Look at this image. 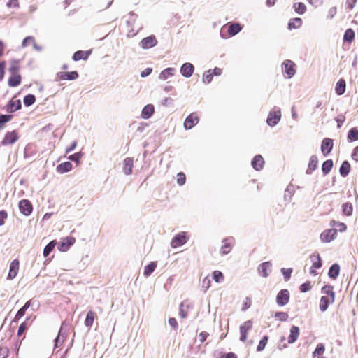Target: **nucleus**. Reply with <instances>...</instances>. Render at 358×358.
Masks as SVG:
<instances>
[{
	"instance_id": "4be33fe9",
	"label": "nucleus",
	"mask_w": 358,
	"mask_h": 358,
	"mask_svg": "<svg viewBox=\"0 0 358 358\" xmlns=\"http://www.w3.org/2000/svg\"><path fill=\"white\" fill-rule=\"evenodd\" d=\"M271 266V264L268 262L261 264L258 268L259 273L262 277H267L268 275Z\"/></svg>"
},
{
	"instance_id": "c9c22d12",
	"label": "nucleus",
	"mask_w": 358,
	"mask_h": 358,
	"mask_svg": "<svg viewBox=\"0 0 358 358\" xmlns=\"http://www.w3.org/2000/svg\"><path fill=\"white\" fill-rule=\"evenodd\" d=\"M334 301H331V299L328 296H322L320 301V309L322 311H325L329 303H334Z\"/></svg>"
},
{
	"instance_id": "a19ab883",
	"label": "nucleus",
	"mask_w": 358,
	"mask_h": 358,
	"mask_svg": "<svg viewBox=\"0 0 358 358\" xmlns=\"http://www.w3.org/2000/svg\"><path fill=\"white\" fill-rule=\"evenodd\" d=\"M31 44L33 45V46H34V48L35 49H37V50L38 49L37 48V45H36V40H35V38L34 36H27V37H26L23 40L22 43V46L23 48H25V47H27V46L30 45Z\"/></svg>"
},
{
	"instance_id": "9d476101",
	"label": "nucleus",
	"mask_w": 358,
	"mask_h": 358,
	"mask_svg": "<svg viewBox=\"0 0 358 358\" xmlns=\"http://www.w3.org/2000/svg\"><path fill=\"white\" fill-rule=\"evenodd\" d=\"M199 118L198 117V115L196 113H192L189 115L187 117L184 122V127L186 129H190L194 126L197 124L199 122Z\"/></svg>"
},
{
	"instance_id": "3c124183",
	"label": "nucleus",
	"mask_w": 358,
	"mask_h": 358,
	"mask_svg": "<svg viewBox=\"0 0 358 358\" xmlns=\"http://www.w3.org/2000/svg\"><path fill=\"white\" fill-rule=\"evenodd\" d=\"M12 119L10 115H0V129L4 127L5 123L9 122Z\"/></svg>"
},
{
	"instance_id": "c756f323",
	"label": "nucleus",
	"mask_w": 358,
	"mask_h": 358,
	"mask_svg": "<svg viewBox=\"0 0 358 358\" xmlns=\"http://www.w3.org/2000/svg\"><path fill=\"white\" fill-rule=\"evenodd\" d=\"M345 86H346L345 80L343 78L340 79L336 85V87H335L336 93L338 95L343 94L345 91Z\"/></svg>"
},
{
	"instance_id": "dca6fc26",
	"label": "nucleus",
	"mask_w": 358,
	"mask_h": 358,
	"mask_svg": "<svg viewBox=\"0 0 358 358\" xmlns=\"http://www.w3.org/2000/svg\"><path fill=\"white\" fill-rule=\"evenodd\" d=\"M20 99H11L6 106V110L9 113H13L21 108Z\"/></svg>"
},
{
	"instance_id": "f03ea898",
	"label": "nucleus",
	"mask_w": 358,
	"mask_h": 358,
	"mask_svg": "<svg viewBox=\"0 0 358 358\" xmlns=\"http://www.w3.org/2000/svg\"><path fill=\"white\" fill-rule=\"evenodd\" d=\"M187 233L184 231L180 232L173 238L171 245L172 248H176L184 245L187 242Z\"/></svg>"
},
{
	"instance_id": "2eb2a0df",
	"label": "nucleus",
	"mask_w": 358,
	"mask_h": 358,
	"mask_svg": "<svg viewBox=\"0 0 358 358\" xmlns=\"http://www.w3.org/2000/svg\"><path fill=\"white\" fill-rule=\"evenodd\" d=\"M280 117V111L271 112L267 118V123L271 127L275 126L279 122Z\"/></svg>"
},
{
	"instance_id": "e433bc0d",
	"label": "nucleus",
	"mask_w": 358,
	"mask_h": 358,
	"mask_svg": "<svg viewBox=\"0 0 358 358\" xmlns=\"http://www.w3.org/2000/svg\"><path fill=\"white\" fill-rule=\"evenodd\" d=\"M339 272H340V266L338 264H333L330 267V268L329 270L328 275L330 278L334 280L339 275Z\"/></svg>"
},
{
	"instance_id": "bb28decb",
	"label": "nucleus",
	"mask_w": 358,
	"mask_h": 358,
	"mask_svg": "<svg viewBox=\"0 0 358 358\" xmlns=\"http://www.w3.org/2000/svg\"><path fill=\"white\" fill-rule=\"evenodd\" d=\"M154 112V106L152 104H148L143 108L141 116L144 119H148L152 115Z\"/></svg>"
},
{
	"instance_id": "72a5a7b5",
	"label": "nucleus",
	"mask_w": 358,
	"mask_h": 358,
	"mask_svg": "<svg viewBox=\"0 0 358 358\" xmlns=\"http://www.w3.org/2000/svg\"><path fill=\"white\" fill-rule=\"evenodd\" d=\"M157 264L156 262H150L148 265L145 266L143 271V275L145 277L150 276L152 273L157 268Z\"/></svg>"
},
{
	"instance_id": "603ef678",
	"label": "nucleus",
	"mask_w": 358,
	"mask_h": 358,
	"mask_svg": "<svg viewBox=\"0 0 358 358\" xmlns=\"http://www.w3.org/2000/svg\"><path fill=\"white\" fill-rule=\"evenodd\" d=\"M213 279L216 282H220L224 280V275L220 271H215L213 273Z\"/></svg>"
},
{
	"instance_id": "49530a36",
	"label": "nucleus",
	"mask_w": 358,
	"mask_h": 358,
	"mask_svg": "<svg viewBox=\"0 0 358 358\" xmlns=\"http://www.w3.org/2000/svg\"><path fill=\"white\" fill-rule=\"evenodd\" d=\"M294 8L295 12L299 14H303L306 10V6L302 2H299V3H294Z\"/></svg>"
},
{
	"instance_id": "a878e982",
	"label": "nucleus",
	"mask_w": 358,
	"mask_h": 358,
	"mask_svg": "<svg viewBox=\"0 0 358 358\" xmlns=\"http://www.w3.org/2000/svg\"><path fill=\"white\" fill-rule=\"evenodd\" d=\"M299 336V329L298 327L292 326L290 329V334L288 337V343H294Z\"/></svg>"
},
{
	"instance_id": "423d86ee",
	"label": "nucleus",
	"mask_w": 358,
	"mask_h": 358,
	"mask_svg": "<svg viewBox=\"0 0 358 358\" xmlns=\"http://www.w3.org/2000/svg\"><path fill=\"white\" fill-rule=\"evenodd\" d=\"M19 209L23 215L28 216L32 213L33 206L29 200L22 199L19 203Z\"/></svg>"
},
{
	"instance_id": "0eeeda50",
	"label": "nucleus",
	"mask_w": 358,
	"mask_h": 358,
	"mask_svg": "<svg viewBox=\"0 0 358 358\" xmlns=\"http://www.w3.org/2000/svg\"><path fill=\"white\" fill-rule=\"evenodd\" d=\"M289 300V292L287 289H282L280 290L276 296V302L280 306H285L288 303Z\"/></svg>"
},
{
	"instance_id": "774afa93",
	"label": "nucleus",
	"mask_w": 358,
	"mask_h": 358,
	"mask_svg": "<svg viewBox=\"0 0 358 358\" xmlns=\"http://www.w3.org/2000/svg\"><path fill=\"white\" fill-rule=\"evenodd\" d=\"M351 157L354 161L358 162V146L354 148Z\"/></svg>"
},
{
	"instance_id": "f704fd0d",
	"label": "nucleus",
	"mask_w": 358,
	"mask_h": 358,
	"mask_svg": "<svg viewBox=\"0 0 358 358\" xmlns=\"http://www.w3.org/2000/svg\"><path fill=\"white\" fill-rule=\"evenodd\" d=\"M322 292L326 294V296L331 299V301L335 299V292H334V287L331 285H325L322 288Z\"/></svg>"
},
{
	"instance_id": "0e129e2a",
	"label": "nucleus",
	"mask_w": 358,
	"mask_h": 358,
	"mask_svg": "<svg viewBox=\"0 0 358 358\" xmlns=\"http://www.w3.org/2000/svg\"><path fill=\"white\" fill-rule=\"evenodd\" d=\"M82 157V154L80 152H77L73 155H70L68 159L72 161H74L77 163H79L80 159Z\"/></svg>"
},
{
	"instance_id": "c85d7f7f",
	"label": "nucleus",
	"mask_w": 358,
	"mask_h": 358,
	"mask_svg": "<svg viewBox=\"0 0 358 358\" xmlns=\"http://www.w3.org/2000/svg\"><path fill=\"white\" fill-rule=\"evenodd\" d=\"M72 169V164L70 162H65L57 166V171L59 173H64Z\"/></svg>"
},
{
	"instance_id": "473e14b6",
	"label": "nucleus",
	"mask_w": 358,
	"mask_h": 358,
	"mask_svg": "<svg viewBox=\"0 0 358 358\" xmlns=\"http://www.w3.org/2000/svg\"><path fill=\"white\" fill-rule=\"evenodd\" d=\"M96 317V315L95 312L89 310L85 320V325L87 327H91Z\"/></svg>"
},
{
	"instance_id": "f3484780",
	"label": "nucleus",
	"mask_w": 358,
	"mask_h": 358,
	"mask_svg": "<svg viewBox=\"0 0 358 358\" xmlns=\"http://www.w3.org/2000/svg\"><path fill=\"white\" fill-rule=\"evenodd\" d=\"M194 70V66L191 63H185L182 64L180 69L182 75L185 77H190Z\"/></svg>"
},
{
	"instance_id": "864d4df0",
	"label": "nucleus",
	"mask_w": 358,
	"mask_h": 358,
	"mask_svg": "<svg viewBox=\"0 0 358 358\" xmlns=\"http://www.w3.org/2000/svg\"><path fill=\"white\" fill-rule=\"evenodd\" d=\"M213 75L210 70L206 71L203 76V82L205 83H210L212 81Z\"/></svg>"
},
{
	"instance_id": "6e6552de",
	"label": "nucleus",
	"mask_w": 358,
	"mask_h": 358,
	"mask_svg": "<svg viewBox=\"0 0 358 358\" xmlns=\"http://www.w3.org/2000/svg\"><path fill=\"white\" fill-rule=\"evenodd\" d=\"M18 139V133L16 131L7 132L1 142L3 145H12Z\"/></svg>"
},
{
	"instance_id": "de8ad7c7",
	"label": "nucleus",
	"mask_w": 358,
	"mask_h": 358,
	"mask_svg": "<svg viewBox=\"0 0 358 358\" xmlns=\"http://www.w3.org/2000/svg\"><path fill=\"white\" fill-rule=\"evenodd\" d=\"M56 243L55 241H52L45 247L43 250L44 257H47L54 250Z\"/></svg>"
},
{
	"instance_id": "6e6d98bb",
	"label": "nucleus",
	"mask_w": 358,
	"mask_h": 358,
	"mask_svg": "<svg viewBox=\"0 0 358 358\" xmlns=\"http://www.w3.org/2000/svg\"><path fill=\"white\" fill-rule=\"evenodd\" d=\"M28 327L29 324H27V321L22 322L18 328L17 336H21L24 333V331L28 329Z\"/></svg>"
},
{
	"instance_id": "b1692460",
	"label": "nucleus",
	"mask_w": 358,
	"mask_h": 358,
	"mask_svg": "<svg viewBox=\"0 0 358 358\" xmlns=\"http://www.w3.org/2000/svg\"><path fill=\"white\" fill-rule=\"evenodd\" d=\"M317 157L315 155L311 156L306 170V173L311 174L313 171L317 169Z\"/></svg>"
},
{
	"instance_id": "f257e3e1",
	"label": "nucleus",
	"mask_w": 358,
	"mask_h": 358,
	"mask_svg": "<svg viewBox=\"0 0 358 358\" xmlns=\"http://www.w3.org/2000/svg\"><path fill=\"white\" fill-rule=\"evenodd\" d=\"M241 29V26L238 23L227 24L222 27L220 34L222 38L233 36L237 34Z\"/></svg>"
},
{
	"instance_id": "20e7f679",
	"label": "nucleus",
	"mask_w": 358,
	"mask_h": 358,
	"mask_svg": "<svg viewBox=\"0 0 358 358\" xmlns=\"http://www.w3.org/2000/svg\"><path fill=\"white\" fill-rule=\"evenodd\" d=\"M296 64L289 59L284 61L282 63V68L287 78H290L294 76L296 73Z\"/></svg>"
},
{
	"instance_id": "393cba45",
	"label": "nucleus",
	"mask_w": 358,
	"mask_h": 358,
	"mask_svg": "<svg viewBox=\"0 0 358 358\" xmlns=\"http://www.w3.org/2000/svg\"><path fill=\"white\" fill-rule=\"evenodd\" d=\"M31 301H28L16 313L13 322H17L21 317H22L26 313V310L31 306Z\"/></svg>"
},
{
	"instance_id": "5fc2aeb1",
	"label": "nucleus",
	"mask_w": 358,
	"mask_h": 358,
	"mask_svg": "<svg viewBox=\"0 0 358 358\" xmlns=\"http://www.w3.org/2000/svg\"><path fill=\"white\" fill-rule=\"evenodd\" d=\"M331 225L336 227L338 229V231L341 232L345 231L347 229L345 223L337 222L335 220L331 221Z\"/></svg>"
},
{
	"instance_id": "ddd939ff",
	"label": "nucleus",
	"mask_w": 358,
	"mask_h": 358,
	"mask_svg": "<svg viewBox=\"0 0 358 358\" xmlns=\"http://www.w3.org/2000/svg\"><path fill=\"white\" fill-rule=\"evenodd\" d=\"M157 43V40L155 36L152 35L144 38L141 41V46L143 49H148L155 46Z\"/></svg>"
},
{
	"instance_id": "2f4dec72",
	"label": "nucleus",
	"mask_w": 358,
	"mask_h": 358,
	"mask_svg": "<svg viewBox=\"0 0 358 358\" xmlns=\"http://www.w3.org/2000/svg\"><path fill=\"white\" fill-rule=\"evenodd\" d=\"M75 238L73 237H67L59 245V250L61 251H66L69 247L73 244Z\"/></svg>"
},
{
	"instance_id": "338daca9",
	"label": "nucleus",
	"mask_w": 358,
	"mask_h": 358,
	"mask_svg": "<svg viewBox=\"0 0 358 358\" xmlns=\"http://www.w3.org/2000/svg\"><path fill=\"white\" fill-rule=\"evenodd\" d=\"M7 6L8 8H19V0H9L7 3Z\"/></svg>"
},
{
	"instance_id": "6ab92c4d",
	"label": "nucleus",
	"mask_w": 358,
	"mask_h": 358,
	"mask_svg": "<svg viewBox=\"0 0 358 358\" xmlns=\"http://www.w3.org/2000/svg\"><path fill=\"white\" fill-rule=\"evenodd\" d=\"M264 158L260 155H256L252 161V166L257 171L262 170L264 167Z\"/></svg>"
},
{
	"instance_id": "aec40b11",
	"label": "nucleus",
	"mask_w": 358,
	"mask_h": 358,
	"mask_svg": "<svg viewBox=\"0 0 358 358\" xmlns=\"http://www.w3.org/2000/svg\"><path fill=\"white\" fill-rule=\"evenodd\" d=\"M22 81V76L19 73L11 74L8 78V85L12 87H17L20 85Z\"/></svg>"
},
{
	"instance_id": "f8f14e48",
	"label": "nucleus",
	"mask_w": 358,
	"mask_h": 358,
	"mask_svg": "<svg viewBox=\"0 0 358 358\" xmlns=\"http://www.w3.org/2000/svg\"><path fill=\"white\" fill-rule=\"evenodd\" d=\"M333 140L329 138H325L322 141L321 151L324 156L328 155L333 148Z\"/></svg>"
},
{
	"instance_id": "79ce46f5",
	"label": "nucleus",
	"mask_w": 358,
	"mask_h": 358,
	"mask_svg": "<svg viewBox=\"0 0 358 358\" xmlns=\"http://www.w3.org/2000/svg\"><path fill=\"white\" fill-rule=\"evenodd\" d=\"M348 139L349 141H358V129L351 128L348 133Z\"/></svg>"
},
{
	"instance_id": "412c9836",
	"label": "nucleus",
	"mask_w": 358,
	"mask_h": 358,
	"mask_svg": "<svg viewBox=\"0 0 358 358\" xmlns=\"http://www.w3.org/2000/svg\"><path fill=\"white\" fill-rule=\"evenodd\" d=\"M134 161L131 157H127L123 162V171L125 174L129 175L132 173Z\"/></svg>"
},
{
	"instance_id": "37998d69",
	"label": "nucleus",
	"mask_w": 358,
	"mask_h": 358,
	"mask_svg": "<svg viewBox=\"0 0 358 358\" xmlns=\"http://www.w3.org/2000/svg\"><path fill=\"white\" fill-rule=\"evenodd\" d=\"M175 69L173 68H167L162 71L159 74L161 80H166L173 75Z\"/></svg>"
},
{
	"instance_id": "4d7b16f0",
	"label": "nucleus",
	"mask_w": 358,
	"mask_h": 358,
	"mask_svg": "<svg viewBox=\"0 0 358 358\" xmlns=\"http://www.w3.org/2000/svg\"><path fill=\"white\" fill-rule=\"evenodd\" d=\"M275 317L280 321H286L288 319V314L285 312H278L275 314Z\"/></svg>"
},
{
	"instance_id": "1a4fd4ad",
	"label": "nucleus",
	"mask_w": 358,
	"mask_h": 358,
	"mask_svg": "<svg viewBox=\"0 0 358 358\" xmlns=\"http://www.w3.org/2000/svg\"><path fill=\"white\" fill-rule=\"evenodd\" d=\"M19 268H20L19 260L18 259L13 260L10 264L9 272H8L7 278L8 280L14 279L18 273Z\"/></svg>"
},
{
	"instance_id": "9b49d317",
	"label": "nucleus",
	"mask_w": 358,
	"mask_h": 358,
	"mask_svg": "<svg viewBox=\"0 0 358 358\" xmlns=\"http://www.w3.org/2000/svg\"><path fill=\"white\" fill-rule=\"evenodd\" d=\"M252 322L250 320L245 321L241 327H240V340L243 342H245L247 339L248 332L252 329Z\"/></svg>"
},
{
	"instance_id": "13d9d810",
	"label": "nucleus",
	"mask_w": 358,
	"mask_h": 358,
	"mask_svg": "<svg viewBox=\"0 0 358 358\" xmlns=\"http://www.w3.org/2000/svg\"><path fill=\"white\" fill-rule=\"evenodd\" d=\"M312 285H311V282L308 281L305 283H303L302 285H301L299 289H300V291L301 292H308L312 288Z\"/></svg>"
},
{
	"instance_id": "680f3d73",
	"label": "nucleus",
	"mask_w": 358,
	"mask_h": 358,
	"mask_svg": "<svg viewBox=\"0 0 358 358\" xmlns=\"http://www.w3.org/2000/svg\"><path fill=\"white\" fill-rule=\"evenodd\" d=\"M268 341V336H264L262 339L259 341L258 346L257 348V351H262L264 349Z\"/></svg>"
},
{
	"instance_id": "052dcab7",
	"label": "nucleus",
	"mask_w": 358,
	"mask_h": 358,
	"mask_svg": "<svg viewBox=\"0 0 358 358\" xmlns=\"http://www.w3.org/2000/svg\"><path fill=\"white\" fill-rule=\"evenodd\" d=\"M281 272L283 274L285 280H288L291 278V274L292 273V268H282L281 269Z\"/></svg>"
},
{
	"instance_id": "a211bd4d",
	"label": "nucleus",
	"mask_w": 358,
	"mask_h": 358,
	"mask_svg": "<svg viewBox=\"0 0 358 358\" xmlns=\"http://www.w3.org/2000/svg\"><path fill=\"white\" fill-rule=\"evenodd\" d=\"M91 54V50L87 51L78 50L73 54V59L74 61L87 60Z\"/></svg>"
},
{
	"instance_id": "bf43d9fd",
	"label": "nucleus",
	"mask_w": 358,
	"mask_h": 358,
	"mask_svg": "<svg viewBox=\"0 0 358 358\" xmlns=\"http://www.w3.org/2000/svg\"><path fill=\"white\" fill-rule=\"evenodd\" d=\"M186 182V176L184 173L180 172L177 174V182L179 185H182Z\"/></svg>"
},
{
	"instance_id": "4468645a",
	"label": "nucleus",
	"mask_w": 358,
	"mask_h": 358,
	"mask_svg": "<svg viewBox=\"0 0 358 358\" xmlns=\"http://www.w3.org/2000/svg\"><path fill=\"white\" fill-rule=\"evenodd\" d=\"M234 240L233 238H227L222 241V245L220 251L222 255H227L230 252L234 245Z\"/></svg>"
},
{
	"instance_id": "8fccbe9b",
	"label": "nucleus",
	"mask_w": 358,
	"mask_h": 358,
	"mask_svg": "<svg viewBox=\"0 0 358 358\" xmlns=\"http://www.w3.org/2000/svg\"><path fill=\"white\" fill-rule=\"evenodd\" d=\"M36 98L33 94H28L24 98V103L26 106H30L34 103Z\"/></svg>"
},
{
	"instance_id": "09e8293b",
	"label": "nucleus",
	"mask_w": 358,
	"mask_h": 358,
	"mask_svg": "<svg viewBox=\"0 0 358 358\" xmlns=\"http://www.w3.org/2000/svg\"><path fill=\"white\" fill-rule=\"evenodd\" d=\"M325 348L324 345L322 343H319L315 351L313 352V357L315 358L317 356L321 355L324 352Z\"/></svg>"
},
{
	"instance_id": "39448f33",
	"label": "nucleus",
	"mask_w": 358,
	"mask_h": 358,
	"mask_svg": "<svg viewBox=\"0 0 358 358\" xmlns=\"http://www.w3.org/2000/svg\"><path fill=\"white\" fill-rule=\"evenodd\" d=\"M311 261L313 262V265L310 268V273L316 275H317V273L316 272L315 269L320 268L322 266V259L320 256V254L317 252L313 253L310 256Z\"/></svg>"
},
{
	"instance_id": "c03bdc74",
	"label": "nucleus",
	"mask_w": 358,
	"mask_h": 358,
	"mask_svg": "<svg viewBox=\"0 0 358 358\" xmlns=\"http://www.w3.org/2000/svg\"><path fill=\"white\" fill-rule=\"evenodd\" d=\"M333 167V162L331 159H328V160H326L323 164H322V172L324 175H327L329 173V171H331V169H332Z\"/></svg>"
},
{
	"instance_id": "5701e85b",
	"label": "nucleus",
	"mask_w": 358,
	"mask_h": 358,
	"mask_svg": "<svg viewBox=\"0 0 358 358\" xmlns=\"http://www.w3.org/2000/svg\"><path fill=\"white\" fill-rule=\"evenodd\" d=\"M58 76L61 80H76L78 78V73L77 71L71 72H60L58 73Z\"/></svg>"
},
{
	"instance_id": "7ed1b4c3",
	"label": "nucleus",
	"mask_w": 358,
	"mask_h": 358,
	"mask_svg": "<svg viewBox=\"0 0 358 358\" xmlns=\"http://www.w3.org/2000/svg\"><path fill=\"white\" fill-rule=\"evenodd\" d=\"M337 235V229H328L320 234V240L324 243H329L333 241Z\"/></svg>"
},
{
	"instance_id": "a18cd8bd",
	"label": "nucleus",
	"mask_w": 358,
	"mask_h": 358,
	"mask_svg": "<svg viewBox=\"0 0 358 358\" xmlns=\"http://www.w3.org/2000/svg\"><path fill=\"white\" fill-rule=\"evenodd\" d=\"M354 38L355 31L352 29H348L344 34V41L351 43L354 40Z\"/></svg>"
},
{
	"instance_id": "ea45409f",
	"label": "nucleus",
	"mask_w": 358,
	"mask_h": 358,
	"mask_svg": "<svg viewBox=\"0 0 358 358\" xmlns=\"http://www.w3.org/2000/svg\"><path fill=\"white\" fill-rule=\"evenodd\" d=\"M189 306L185 302H182L180 305L179 315L182 318H185L188 315Z\"/></svg>"
},
{
	"instance_id": "58836bf2",
	"label": "nucleus",
	"mask_w": 358,
	"mask_h": 358,
	"mask_svg": "<svg viewBox=\"0 0 358 358\" xmlns=\"http://www.w3.org/2000/svg\"><path fill=\"white\" fill-rule=\"evenodd\" d=\"M302 24L301 18L296 17L291 19L288 23V29L292 30L294 29L299 28Z\"/></svg>"
},
{
	"instance_id": "e2e57ef3",
	"label": "nucleus",
	"mask_w": 358,
	"mask_h": 358,
	"mask_svg": "<svg viewBox=\"0 0 358 358\" xmlns=\"http://www.w3.org/2000/svg\"><path fill=\"white\" fill-rule=\"evenodd\" d=\"M9 349L6 346L0 347V358H8Z\"/></svg>"
},
{
	"instance_id": "4c0bfd02",
	"label": "nucleus",
	"mask_w": 358,
	"mask_h": 358,
	"mask_svg": "<svg viewBox=\"0 0 358 358\" xmlns=\"http://www.w3.org/2000/svg\"><path fill=\"white\" fill-rule=\"evenodd\" d=\"M350 169H351V166H350V163L348 161H344L342 163V164L340 167V169H339L340 174L343 177L347 176L350 171Z\"/></svg>"
},
{
	"instance_id": "69168bd1",
	"label": "nucleus",
	"mask_w": 358,
	"mask_h": 358,
	"mask_svg": "<svg viewBox=\"0 0 358 358\" xmlns=\"http://www.w3.org/2000/svg\"><path fill=\"white\" fill-rule=\"evenodd\" d=\"M8 217V213L6 210H2L0 211V226H2L5 223V220Z\"/></svg>"
},
{
	"instance_id": "7c9ffc66",
	"label": "nucleus",
	"mask_w": 358,
	"mask_h": 358,
	"mask_svg": "<svg viewBox=\"0 0 358 358\" xmlns=\"http://www.w3.org/2000/svg\"><path fill=\"white\" fill-rule=\"evenodd\" d=\"M342 213L345 216H351L353 213V206L350 202H345L341 206Z\"/></svg>"
},
{
	"instance_id": "cd10ccee",
	"label": "nucleus",
	"mask_w": 358,
	"mask_h": 358,
	"mask_svg": "<svg viewBox=\"0 0 358 358\" xmlns=\"http://www.w3.org/2000/svg\"><path fill=\"white\" fill-rule=\"evenodd\" d=\"M20 70V61L17 59H12L10 62L8 71L10 74L18 73Z\"/></svg>"
}]
</instances>
